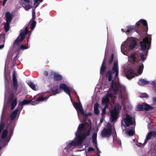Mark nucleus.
Segmentation results:
<instances>
[{"instance_id": "obj_1", "label": "nucleus", "mask_w": 156, "mask_h": 156, "mask_svg": "<svg viewBox=\"0 0 156 156\" xmlns=\"http://www.w3.org/2000/svg\"><path fill=\"white\" fill-rule=\"evenodd\" d=\"M118 96L119 101H121L123 105L124 109L126 110V106L128 105L129 103L126 88L115 80H113L112 82L111 87L107 95L105 96L102 100V104L105 105L102 109V114L105 113L106 109L108 107V104L109 101V98L113 99L114 102V99Z\"/></svg>"}, {"instance_id": "obj_2", "label": "nucleus", "mask_w": 156, "mask_h": 156, "mask_svg": "<svg viewBox=\"0 0 156 156\" xmlns=\"http://www.w3.org/2000/svg\"><path fill=\"white\" fill-rule=\"evenodd\" d=\"M91 127L90 125H86L84 124H80L75 133L76 138L74 140L69 142L65 149L71 150L76 146L82 145L83 140L90 135Z\"/></svg>"}, {"instance_id": "obj_3", "label": "nucleus", "mask_w": 156, "mask_h": 156, "mask_svg": "<svg viewBox=\"0 0 156 156\" xmlns=\"http://www.w3.org/2000/svg\"><path fill=\"white\" fill-rule=\"evenodd\" d=\"M59 87L60 89L64 90L66 93L69 95L73 105L77 112V115L79 119L81 122H84L85 121L87 115L84 112L81 103L79 101V97L77 95L76 93L75 92L74 90H73V92H75L76 95V98H77L79 102L78 103H73L72 101L70 94V92L72 90V88L69 87L66 84L63 83H61L60 84Z\"/></svg>"}, {"instance_id": "obj_4", "label": "nucleus", "mask_w": 156, "mask_h": 156, "mask_svg": "<svg viewBox=\"0 0 156 156\" xmlns=\"http://www.w3.org/2000/svg\"><path fill=\"white\" fill-rule=\"evenodd\" d=\"M129 60L136 63L137 68L135 70L132 69H129L125 73L126 78L130 80L135 76H138L141 75L144 69L143 64L140 62V61H138L137 55L135 54H133L128 57Z\"/></svg>"}, {"instance_id": "obj_5", "label": "nucleus", "mask_w": 156, "mask_h": 156, "mask_svg": "<svg viewBox=\"0 0 156 156\" xmlns=\"http://www.w3.org/2000/svg\"><path fill=\"white\" fill-rule=\"evenodd\" d=\"M101 135L102 137H108L112 135L114 143L117 144L119 146H121L120 140L117 137L116 131L113 125L108 123L107 126L105 127L101 131Z\"/></svg>"}, {"instance_id": "obj_6", "label": "nucleus", "mask_w": 156, "mask_h": 156, "mask_svg": "<svg viewBox=\"0 0 156 156\" xmlns=\"http://www.w3.org/2000/svg\"><path fill=\"white\" fill-rule=\"evenodd\" d=\"M135 123V121L134 118L127 114H126V117L123 119L121 121L122 126H128L131 125H133L131 128L127 130V133L129 136H132L134 134Z\"/></svg>"}, {"instance_id": "obj_7", "label": "nucleus", "mask_w": 156, "mask_h": 156, "mask_svg": "<svg viewBox=\"0 0 156 156\" xmlns=\"http://www.w3.org/2000/svg\"><path fill=\"white\" fill-rule=\"evenodd\" d=\"M136 44V41L133 37H128L121 45V51L124 55H127V51L134 48Z\"/></svg>"}, {"instance_id": "obj_8", "label": "nucleus", "mask_w": 156, "mask_h": 156, "mask_svg": "<svg viewBox=\"0 0 156 156\" xmlns=\"http://www.w3.org/2000/svg\"><path fill=\"white\" fill-rule=\"evenodd\" d=\"M137 33L141 35L142 32L147 33V25L146 21L144 20L141 19L136 24Z\"/></svg>"}, {"instance_id": "obj_9", "label": "nucleus", "mask_w": 156, "mask_h": 156, "mask_svg": "<svg viewBox=\"0 0 156 156\" xmlns=\"http://www.w3.org/2000/svg\"><path fill=\"white\" fill-rule=\"evenodd\" d=\"M115 74V79H116L119 74V68L118 61L114 63L112 70L109 71L106 74V76L108 78L109 81H111L112 79V75Z\"/></svg>"}, {"instance_id": "obj_10", "label": "nucleus", "mask_w": 156, "mask_h": 156, "mask_svg": "<svg viewBox=\"0 0 156 156\" xmlns=\"http://www.w3.org/2000/svg\"><path fill=\"white\" fill-rule=\"evenodd\" d=\"M151 35H148L143 39L142 41L140 42V47L143 51H144L149 49L151 44Z\"/></svg>"}, {"instance_id": "obj_11", "label": "nucleus", "mask_w": 156, "mask_h": 156, "mask_svg": "<svg viewBox=\"0 0 156 156\" xmlns=\"http://www.w3.org/2000/svg\"><path fill=\"white\" fill-rule=\"evenodd\" d=\"M121 106L119 104L115 105L114 109L111 112V118L110 120L111 122L115 121L118 117L120 110Z\"/></svg>"}, {"instance_id": "obj_12", "label": "nucleus", "mask_w": 156, "mask_h": 156, "mask_svg": "<svg viewBox=\"0 0 156 156\" xmlns=\"http://www.w3.org/2000/svg\"><path fill=\"white\" fill-rule=\"evenodd\" d=\"M50 95L48 96L43 97L42 96L38 97V95H37L34 97L32 99L28 100V101H30V102L28 103H30L31 102H32L31 105H35L38 104L40 102H42L46 101L49 97L51 96Z\"/></svg>"}, {"instance_id": "obj_13", "label": "nucleus", "mask_w": 156, "mask_h": 156, "mask_svg": "<svg viewBox=\"0 0 156 156\" xmlns=\"http://www.w3.org/2000/svg\"><path fill=\"white\" fill-rule=\"evenodd\" d=\"M28 32L27 30V27H26L24 29H22L20 30V34L18 37L17 39L15 41L14 45H18L20 44V42L22 41L25 38V36L27 34Z\"/></svg>"}, {"instance_id": "obj_14", "label": "nucleus", "mask_w": 156, "mask_h": 156, "mask_svg": "<svg viewBox=\"0 0 156 156\" xmlns=\"http://www.w3.org/2000/svg\"><path fill=\"white\" fill-rule=\"evenodd\" d=\"M137 109L138 111L145 110L148 111L153 109V108L147 104L144 103L142 104H138L137 106Z\"/></svg>"}, {"instance_id": "obj_15", "label": "nucleus", "mask_w": 156, "mask_h": 156, "mask_svg": "<svg viewBox=\"0 0 156 156\" xmlns=\"http://www.w3.org/2000/svg\"><path fill=\"white\" fill-rule=\"evenodd\" d=\"M97 133H94L92 136L93 144V146H95L96 148V151L97 152V156H100V154L101 153V151L99 150L97 146Z\"/></svg>"}, {"instance_id": "obj_16", "label": "nucleus", "mask_w": 156, "mask_h": 156, "mask_svg": "<svg viewBox=\"0 0 156 156\" xmlns=\"http://www.w3.org/2000/svg\"><path fill=\"white\" fill-rule=\"evenodd\" d=\"M156 138V131L149 132L146 136L144 144H146L148 140Z\"/></svg>"}, {"instance_id": "obj_17", "label": "nucleus", "mask_w": 156, "mask_h": 156, "mask_svg": "<svg viewBox=\"0 0 156 156\" xmlns=\"http://www.w3.org/2000/svg\"><path fill=\"white\" fill-rule=\"evenodd\" d=\"M17 99L16 98L14 99V94L13 93L11 94L9 100V104H11V109H13L17 104Z\"/></svg>"}, {"instance_id": "obj_18", "label": "nucleus", "mask_w": 156, "mask_h": 156, "mask_svg": "<svg viewBox=\"0 0 156 156\" xmlns=\"http://www.w3.org/2000/svg\"><path fill=\"white\" fill-rule=\"evenodd\" d=\"M24 0L25 2L24 3H23L22 6L24 8V9L26 10H29L32 7V6L28 3L30 0Z\"/></svg>"}, {"instance_id": "obj_19", "label": "nucleus", "mask_w": 156, "mask_h": 156, "mask_svg": "<svg viewBox=\"0 0 156 156\" xmlns=\"http://www.w3.org/2000/svg\"><path fill=\"white\" fill-rule=\"evenodd\" d=\"M12 81L14 88L15 90H16L17 89L18 85L15 75V73L14 72L13 74Z\"/></svg>"}, {"instance_id": "obj_20", "label": "nucleus", "mask_w": 156, "mask_h": 156, "mask_svg": "<svg viewBox=\"0 0 156 156\" xmlns=\"http://www.w3.org/2000/svg\"><path fill=\"white\" fill-rule=\"evenodd\" d=\"M52 74L53 75L54 79L56 80H61L62 78V76L57 73L53 72Z\"/></svg>"}, {"instance_id": "obj_21", "label": "nucleus", "mask_w": 156, "mask_h": 156, "mask_svg": "<svg viewBox=\"0 0 156 156\" xmlns=\"http://www.w3.org/2000/svg\"><path fill=\"white\" fill-rule=\"evenodd\" d=\"M5 42V36L3 35L0 37V49L3 48L4 46Z\"/></svg>"}, {"instance_id": "obj_22", "label": "nucleus", "mask_w": 156, "mask_h": 156, "mask_svg": "<svg viewBox=\"0 0 156 156\" xmlns=\"http://www.w3.org/2000/svg\"><path fill=\"white\" fill-rule=\"evenodd\" d=\"M135 26H129L127 27V31L125 32L126 34H129L128 32L129 33H131L133 31H134V29L135 28Z\"/></svg>"}, {"instance_id": "obj_23", "label": "nucleus", "mask_w": 156, "mask_h": 156, "mask_svg": "<svg viewBox=\"0 0 156 156\" xmlns=\"http://www.w3.org/2000/svg\"><path fill=\"white\" fill-rule=\"evenodd\" d=\"M6 22H10L11 21L12 17L11 14L9 12H7L5 13Z\"/></svg>"}, {"instance_id": "obj_24", "label": "nucleus", "mask_w": 156, "mask_h": 156, "mask_svg": "<svg viewBox=\"0 0 156 156\" xmlns=\"http://www.w3.org/2000/svg\"><path fill=\"white\" fill-rule=\"evenodd\" d=\"M27 84L33 90H38V89L36 87L37 86L34 84L31 81H28Z\"/></svg>"}, {"instance_id": "obj_25", "label": "nucleus", "mask_w": 156, "mask_h": 156, "mask_svg": "<svg viewBox=\"0 0 156 156\" xmlns=\"http://www.w3.org/2000/svg\"><path fill=\"white\" fill-rule=\"evenodd\" d=\"M149 82L144 79H140L138 82V84L140 85H144L149 83Z\"/></svg>"}, {"instance_id": "obj_26", "label": "nucleus", "mask_w": 156, "mask_h": 156, "mask_svg": "<svg viewBox=\"0 0 156 156\" xmlns=\"http://www.w3.org/2000/svg\"><path fill=\"white\" fill-rule=\"evenodd\" d=\"M147 51L142 53L140 55V59L142 62H144L146 59L147 56Z\"/></svg>"}, {"instance_id": "obj_27", "label": "nucleus", "mask_w": 156, "mask_h": 156, "mask_svg": "<svg viewBox=\"0 0 156 156\" xmlns=\"http://www.w3.org/2000/svg\"><path fill=\"white\" fill-rule=\"evenodd\" d=\"M105 59H104L101 66V68L100 73L102 75H103L105 70V67L104 66V65L105 64Z\"/></svg>"}, {"instance_id": "obj_28", "label": "nucleus", "mask_w": 156, "mask_h": 156, "mask_svg": "<svg viewBox=\"0 0 156 156\" xmlns=\"http://www.w3.org/2000/svg\"><path fill=\"white\" fill-rule=\"evenodd\" d=\"M99 107V105L98 103H96L94 105V112L96 114H98L99 113V111L98 110V108Z\"/></svg>"}, {"instance_id": "obj_29", "label": "nucleus", "mask_w": 156, "mask_h": 156, "mask_svg": "<svg viewBox=\"0 0 156 156\" xmlns=\"http://www.w3.org/2000/svg\"><path fill=\"white\" fill-rule=\"evenodd\" d=\"M51 90L53 92L55 93L54 95H55V94L59 93V90L58 88L57 87L55 86L54 88L51 87Z\"/></svg>"}, {"instance_id": "obj_30", "label": "nucleus", "mask_w": 156, "mask_h": 156, "mask_svg": "<svg viewBox=\"0 0 156 156\" xmlns=\"http://www.w3.org/2000/svg\"><path fill=\"white\" fill-rule=\"evenodd\" d=\"M10 22H6L4 26L5 30L7 32L9 30Z\"/></svg>"}, {"instance_id": "obj_31", "label": "nucleus", "mask_w": 156, "mask_h": 156, "mask_svg": "<svg viewBox=\"0 0 156 156\" xmlns=\"http://www.w3.org/2000/svg\"><path fill=\"white\" fill-rule=\"evenodd\" d=\"M43 0H35L34 5L35 6V8H36L39 5V3L43 2Z\"/></svg>"}, {"instance_id": "obj_32", "label": "nucleus", "mask_w": 156, "mask_h": 156, "mask_svg": "<svg viewBox=\"0 0 156 156\" xmlns=\"http://www.w3.org/2000/svg\"><path fill=\"white\" fill-rule=\"evenodd\" d=\"M36 24V23L35 21H32L31 23V30H32L34 29L35 27Z\"/></svg>"}, {"instance_id": "obj_33", "label": "nucleus", "mask_w": 156, "mask_h": 156, "mask_svg": "<svg viewBox=\"0 0 156 156\" xmlns=\"http://www.w3.org/2000/svg\"><path fill=\"white\" fill-rule=\"evenodd\" d=\"M151 84L153 86V88L155 91L156 90V80L152 82Z\"/></svg>"}, {"instance_id": "obj_34", "label": "nucleus", "mask_w": 156, "mask_h": 156, "mask_svg": "<svg viewBox=\"0 0 156 156\" xmlns=\"http://www.w3.org/2000/svg\"><path fill=\"white\" fill-rule=\"evenodd\" d=\"M114 55L113 54H112L110 57L109 61V63L110 64H111L112 62L113 58H114Z\"/></svg>"}, {"instance_id": "obj_35", "label": "nucleus", "mask_w": 156, "mask_h": 156, "mask_svg": "<svg viewBox=\"0 0 156 156\" xmlns=\"http://www.w3.org/2000/svg\"><path fill=\"white\" fill-rule=\"evenodd\" d=\"M140 97L141 98H147L148 97V95L146 93H144L142 94V95L140 96Z\"/></svg>"}, {"instance_id": "obj_36", "label": "nucleus", "mask_w": 156, "mask_h": 156, "mask_svg": "<svg viewBox=\"0 0 156 156\" xmlns=\"http://www.w3.org/2000/svg\"><path fill=\"white\" fill-rule=\"evenodd\" d=\"M29 47V46H28L27 47H26V46H25L24 45H22L20 47V48L21 49H27V48H28Z\"/></svg>"}, {"instance_id": "obj_37", "label": "nucleus", "mask_w": 156, "mask_h": 156, "mask_svg": "<svg viewBox=\"0 0 156 156\" xmlns=\"http://www.w3.org/2000/svg\"><path fill=\"white\" fill-rule=\"evenodd\" d=\"M152 100L153 101V104H155L156 103V98L154 97L152 98Z\"/></svg>"}, {"instance_id": "obj_38", "label": "nucleus", "mask_w": 156, "mask_h": 156, "mask_svg": "<svg viewBox=\"0 0 156 156\" xmlns=\"http://www.w3.org/2000/svg\"><path fill=\"white\" fill-rule=\"evenodd\" d=\"M94 151V150L93 148L91 147H90L88 148V151Z\"/></svg>"}, {"instance_id": "obj_39", "label": "nucleus", "mask_w": 156, "mask_h": 156, "mask_svg": "<svg viewBox=\"0 0 156 156\" xmlns=\"http://www.w3.org/2000/svg\"><path fill=\"white\" fill-rule=\"evenodd\" d=\"M7 1V0H3V3H2L3 6L5 5Z\"/></svg>"}, {"instance_id": "obj_40", "label": "nucleus", "mask_w": 156, "mask_h": 156, "mask_svg": "<svg viewBox=\"0 0 156 156\" xmlns=\"http://www.w3.org/2000/svg\"><path fill=\"white\" fill-rule=\"evenodd\" d=\"M44 74L45 76H47L48 75V73L47 71H45L44 73Z\"/></svg>"}, {"instance_id": "obj_41", "label": "nucleus", "mask_w": 156, "mask_h": 156, "mask_svg": "<svg viewBox=\"0 0 156 156\" xmlns=\"http://www.w3.org/2000/svg\"><path fill=\"white\" fill-rule=\"evenodd\" d=\"M35 14V9L34 10L33 9V12H32V15H34Z\"/></svg>"}, {"instance_id": "obj_42", "label": "nucleus", "mask_w": 156, "mask_h": 156, "mask_svg": "<svg viewBox=\"0 0 156 156\" xmlns=\"http://www.w3.org/2000/svg\"><path fill=\"white\" fill-rule=\"evenodd\" d=\"M17 55H16V56H15V57H14V60H16V59H17Z\"/></svg>"}, {"instance_id": "obj_43", "label": "nucleus", "mask_w": 156, "mask_h": 156, "mask_svg": "<svg viewBox=\"0 0 156 156\" xmlns=\"http://www.w3.org/2000/svg\"><path fill=\"white\" fill-rule=\"evenodd\" d=\"M103 119H100V122H101V123H102L103 122Z\"/></svg>"}, {"instance_id": "obj_44", "label": "nucleus", "mask_w": 156, "mask_h": 156, "mask_svg": "<svg viewBox=\"0 0 156 156\" xmlns=\"http://www.w3.org/2000/svg\"><path fill=\"white\" fill-rule=\"evenodd\" d=\"M109 105H110L111 108H112L113 107V106L112 105V104H109Z\"/></svg>"}, {"instance_id": "obj_45", "label": "nucleus", "mask_w": 156, "mask_h": 156, "mask_svg": "<svg viewBox=\"0 0 156 156\" xmlns=\"http://www.w3.org/2000/svg\"><path fill=\"white\" fill-rule=\"evenodd\" d=\"M83 150H77L76 151H82Z\"/></svg>"}, {"instance_id": "obj_46", "label": "nucleus", "mask_w": 156, "mask_h": 156, "mask_svg": "<svg viewBox=\"0 0 156 156\" xmlns=\"http://www.w3.org/2000/svg\"><path fill=\"white\" fill-rule=\"evenodd\" d=\"M148 128L149 129H151V127L149 126H148Z\"/></svg>"}, {"instance_id": "obj_47", "label": "nucleus", "mask_w": 156, "mask_h": 156, "mask_svg": "<svg viewBox=\"0 0 156 156\" xmlns=\"http://www.w3.org/2000/svg\"><path fill=\"white\" fill-rule=\"evenodd\" d=\"M150 126H152V125L151 124H150Z\"/></svg>"}, {"instance_id": "obj_48", "label": "nucleus", "mask_w": 156, "mask_h": 156, "mask_svg": "<svg viewBox=\"0 0 156 156\" xmlns=\"http://www.w3.org/2000/svg\"><path fill=\"white\" fill-rule=\"evenodd\" d=\"M122 31H123V29H122Z\"/></svg>"}]
</instances>
